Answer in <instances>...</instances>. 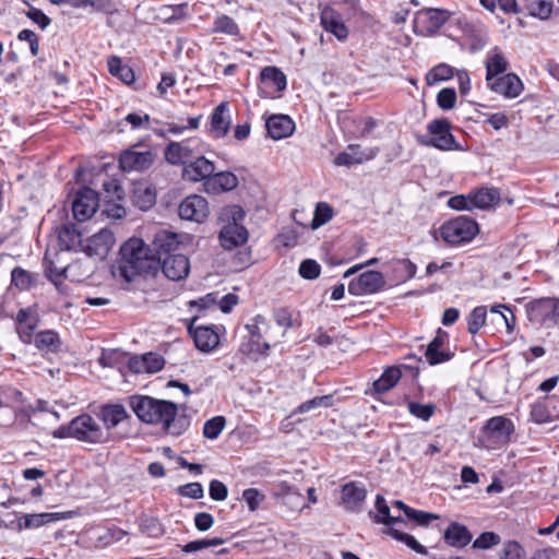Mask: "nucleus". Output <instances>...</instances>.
Instances as JSON below:
<instances>
[{
  "label": "nucleus",
  "mask_w": 559,
  "mask_h": 559,
  "mask_svg": "<svg viewBox=\"0 0 559 559\" xmlns=\"http://www.w3.org/2000/svg\"><path fill=\"white\" fill-rule=\"evenodd\" d=\"M274 320L280 326H284L285 329H289L294 325V321L292 318V312L288 308H278L273 312Z\"/></svg>",
  "instance_id": "774afa93"
},
{
  "label": "nucleus",
  "mask_w": 559,
  "mask_h": 559,
  "mask_svg": "<svg viewBox=\"0 0 559 559\" xmlns=\"http://www.w3.org/2000/svg\"><path fill=\"white\" fill-rule=\"evenodd\" d=\"M214 171V163L200 156L183 167L182 176L189 181H203L204 183Z\"/></svg>",
  "instance_id": "4be33fe9"
},
{
  "label": "nucleus",
  "mask_w": 559,
  "mask_h": 559,
  "mask_svg": "<svg viewBox=\"0 0 559 559\" xmlns=\"http://www.w3.org/2000/svg\"><path fill=\"white\" fill-rule=\"evenodd\" d=\"M11 280L12 284L22 290L31 288L35 283L33 274L22 267H15L12 270Z\"/></svg>",
  "instance_id": "49530a36"
},
{
  "label": "nucleus",
  "mask_w": 559,
  "mask_h": 559,
  "mask_svg": "<svg viewBox=\"0 0 559 559\" xmlns=\"http://www.w3.org/2000/svg\"><path fill=\"white\" fill-rule=\"evenodd\" d=\"M448 205L456 211H471L472 209V201L469 193L467 195H455L449 199Z\"/></svg>",
  "instance_id": "69168bd1"
},
{
  "label": "nucleus",
  "mask_w": 559,
  "mask_h": 559,
  "mask_svg": "<svg viewBox=\"0 0 559 559\" xmlns=\"http://www.w3.org/2000/svg\"><path fill=\"white\" fill-rule=\"evenodd\" d=\"M524 554V549L520 543L515 540H509L503 545L500 559H522Z\"/></svg>",
  "instance_id": "4d7b16f0"
},
{
  "label": "nucleus",
  "mask_w": 559,
  "mask_h": 559,
  "mask_svg": "<svg viewBox=\"0 0 559 559\" xmlns=\"http://www.w3.org/2000/svg\"><path fill=\"white\" fill-rule=\"evenodd\" d=\"M478 231V224L464 215L452 218L440 227L441 238L452 246L469 242Z\"/></svg>",
  "instance_id": "423d86ee"
},
{
  "label": "nucleus",
  "mask_w": 559,
  "mask_h": 559,
  "mask_svg": "<svg viewBox=\"0 0 559 559\" xmlns=\"http://www.w3.org/2000/svg\"><path fill=\"white\" fill-rule=\"evenodd\" d=\"M180 247L178 235L167 230L158 231L152 242L151 252L156 261V267H159L162 260L166 257L179 254L177 251Z\"/></svg>",
  "instance_id": "2eb2a0df"
},
{
  "label": "nucleus",
  "mask_w": 559,
  "mask_h": 559,
  "mask_svg": "<svg viewBox=\"0 0 559 559\" xmlns=\"http://www.w3.org/2000/svg\"><path fill=\"white\" fill-rule=\"evenodd\" d=\"M267 134L273 140L290 136L295 131V122L287 115H272L265 121Z\"/></svg>",
  "instance_id": "393cba45"
},
{
  "label": "nucleus",
  "mask_w": 559,
  "mask_h": 559,
  "mask_svg": "<svg viewBox=\"0 0 559 559\" xmlns=\"http://www.w3.org/2000/svg\"><path fill=\"white\" fill-rule=\"evenodd\" d=\"M108 71L111 75L119 78L127 85L132 84L135 81V75L133 70L123 64L121 59L117 56H111L107 61Z\"/></svg>",
  "instance_id": "72a5a7b5"
},
{
  "label": "nucleus",
  "mask_w": 559,
  "mask_h": 559,
  "mask_svg": "<svg viewBox=\"0 0 559 559\" xmlns=\"http://www.w3.org/2000/svg\"><path fill=\"white\" fill-rule=\"evenodd\" d=\"M530 322L537 325L554 326L559 322V299L543 297L534 299L525 306Z\"/></svg>",
  "instance_id": "0eeeda50"
},
{
  "label": "nucleus",
  "mask_w": 559,
  "mask_h": 559,
  "mask_svg": "<svg viewBox=\"0 0 559 559\" xmlns=\"http://www.w3.org/2000/svg\"><path fill=\"white\" fill-rule=\"evenodd\" d=\"M203 186L206 192L216 194L235 189L238 186V179L230 171L213 173Z\"/></svg>",
  "instance_id": "bb28decb"
},
{
  "label": "nucleus",
  "mask_w": 559,
  "mask_h": 559,
  "mask_svg": "<svg viewBox=\"0 0 559 559\" xmlns=\"http://www.w3.org/2000/svg\"><path fill=\"white\" fill-rule=\"evenodd\" d=\"M178 493L191 499H201L204 495V490L200 483H190L178 487Z\"/></svg>",
  "instance_id": "bf43d9fd"
},
{
  "label": "nucleus",
  "mask_w": 559,
  "mask_h": 559,
  "mask_svg": "<svg viewBox=\"0 0 559 559\" xmlns=\"http://www.w3.org/2000/svg\"><path fill=\"white\" fill-rule=\"evenodd\" d=\"M270 347V344L263 342L262 338H249L240 345V352L253 359H258L259 357H267Z\"/></svg>",
  "instance_id": "58836bf2"
},
{
  "label": "nucleus",
  "mask_w": 559,
  "mask_h": 559,
  "mask_svg": "<svg viewBox=\"0 0 559 559\" xmlns=\"http://www.w3.org/2000/svg\"><path fill=\"white\" fill-rule=\"evenodd\" d=\"M164 155L169 164L186 166L188 160L194 156L192 141L170 142L165 147Z\"/></svg>",
  "instance_id": "b1692460"
},
{
  "label": "nucleus",
  "mask_w": 559,
  "mask_h": 559,
  "mask_svg": "<svg viewBox=\"0 0 559 559\" xmlns=\"http://www.w3.org/2000/svg\"><path fill=\"white\" fill-rule=\"evenodd\" d=\"M450 12L440 9H424L414 17V32L418 35H431L438 32L449 20Z\"/></svg>",
  "instance_id": "1a4fd4ad"
},
{
  "label": "nucleus",
  "mask_w": 559,
  "mask_h": 559,
  "mask_svg": "<svg viewBox=\"0 0 559 559\" xmlns=\"http://www.w3.org/2000/svg\"><path fill=\"white\" fill-rule=\"evenodd\" d=\"M320 24L324 31L333 34L341 41L348 37L349 29L345 25L342 15L331 7L321 10Z\"/></svg>",
  "instance_id": "6ab92c4d"
},
{
  "label": "nucleus",
  "mask_w": 559,
  "mask_h": 559,
  "mask_svg": "<svg viewBox=\"0 0 559 559\" xmlns=\"http://www.w3.org/2000/svg\"><path fill=\"white\" fill-rule=\"evenodd\" d=\"M226 419L223 416H215L204 423L203 436L207 439L215 440L225 428Z\"/></svg>",
  "instance_id": "de8ad7c7"
},
{
  "label": "nucleus",
  "mask_w": 559,
  "mask_h": 559,
  "mask_svg": "<svg viewBox=\"0 0 559 559\" xmlns=\"http://www.w3.org/2000/svg\"><path fill=\"white\" fill-rule=\"evenodd\" d=\"M480 4L488 11L493 12L497 7L504 13H518L516 0H480Z\"/></svg>",
  "instance_id": "603ef678"
},
{
  "label": "nucleus",
  "mask_w": 559,
  "mask_h": 559,
  "mask_svg": "<svg viewBox=\"0 0 559 559\" xmlns=\"http://www.w3.org/2000/svg\"><path fill=\"white\" fill-rule=\"evenodd\" d=\"M210 497L215 501H223L227 498L228 489L226 485L217 479H213L209 487Z\"/></svg>",
  "instance_id": "0e129e2a"
},
{
  "label": "nucleus",
  "mask_w": 559,
  "mask_h": 559,
  "mask_svg": "<svg viewBox=\"0 0 559 559\" xmlns=\"http://www.w3.org/2000/svg\"><path fill=\"white\" fill-rule=\"evenodd\" d=\"M298 273L302 278L312 281L320 276L321 266L316 260L306 259L300 263Z\"/></svg>",
  "instance_id": "864d4df0"
},
{
  "label": "nucleus",
  "mask_w": 559,
  "mask_h": 559,
  "mask_svg": "<svg viewBox=\"0 0 559 559\" xmlns=\"http://www.w3.org/2000/svg\"><path fill=\"white\" fill-rule=\"evenodd\" d=\"M57 439L73 438L78 441L97 444L107 440V433L90 414L74 417L68 425H62L52 431Z\"/></svg>",
  "instance_id": "7ed1b4c3"
},
{
  "label": "nucleus",
  "mask_w": 559,
  "mask_h": 559,
  "mask_svg": "<svg viewBox=\"0 0 559 559\" xmlns=\"http://www.w3.org/2000/svg\"><path fill=\"white\" fill-rule=\"evenodd\" d=\"M487 310L484 306H478L472 310L467 318V330L471 334H476L485 324Z\"/></svg>",
  "instance_id": "c03bdc74"
},
{
  "label": "nucleus",
  "mask_w": 559,
  "mask_h": 559,
  "mask_svg": "<svg viewBox=\"0 0 559 559\" xmlns=\"http://www.w3.org/2000/svg\"><path fill=\"white\" fill-rule=\"evenodd\" d=\"M416 265L408 259H397L392 262L393 280L405 283L416 274Z\"/></svg>",
  "instance_id": "4c0bfd02"
},
{
  "label": "nucleus",
  "mask_w": 559,
  "mask_h": 559,
  "mask_svg": "<svg viewBox=\"0 0 559 559\" xmlns=\"http://www.w3.org/2000/svg\"><path fill=\"white\" fill-rule=\"evenodd\" d=\"M25 15L32 20L35 24H37L41 29L48 27L51 23L49 16H47L40 9L32 7Z\"/></svg>",
  "instance_id": "680f3d73"
},
{
  "label": "nucleus",
  "mask_w": 559,
  "mask_h": 559,
  "mask_svg": "<svg viewBox=\"0 0 559 559\" xmlns=\"http://www.w3.org/2000/svg\"><path fill=\"white\" fill-rule=\"evenodd\" d=\"M514 431L513 423L502 416L491 417L487 420L483 433L490 443L502 447L510 441V437Z\"/></svg>",
  "instance_id": "f8f14e48"
},
{
  "label": "nucleus",
  "mask_w": 559,
  "mask_h": 559,
  "mask_svg": "<svg viewBox=\"0 0 559 559\" xmlns=\"http://www.w3.org/2000/svg\"><path fill=\"white\" fill-rule=\"evenodd\" d=\"M485 67L486 82H490L498 76L504 75L508 70L509 62L500 48L495 47L487 53Z\"/></svg>",
  "instance_id": "cd10ccee"
},
{
  "label": "nucleus",
  "mask_w": 559,
  "mask_h": 559,
  "mask_svg": "<svg viewBox=\"0 0 559 559\" xmlns=\"http://www.w3.org/2000/svg\"><path fill=\"white\" fill-rule=\"evenodd\" d=\"M377 154L378 150H371L370 154L367 156H364L362 154L358 153L349 154L346 152H342L335 157L334 164L336 166H350L353 164H360L364 160L374 157Z\"/></svg>",
  "instance_id": "09e8293b"
},
{
  "label": "nucleus",
  "mask_w": 559,
  "mask_h": 559,
  "mask_svg": "<svg viewBox=\"0 0 559 559\" xmlns=\"http://www.w3.org/2000/svg\"><path fill=\"white\" fill-rule=\"evenodd\" d=\"M454 75V69L447 63L433 67L427 74V83L432 85L437 82L447 81Z\"/></svg>",
  "instance_id": "a18cd8bd"
},
{
  "label": "nucleus",
  "mask_w": 559,
  "mask_h": 559,
  "mask_svg": "<svg viewBox=\"0 0 559 559\" xmlns=\"http://www.w3.org/2000/svg\"><path fill=\"white\" fill-rule=\"evenodd\" d=\"M388 533L396 540L406 544L411 549H413L415 552L420 555H427L428 550L425 546L419 544L414 536L403 533L399 531L397 528L390 527L388 530Z\"/></svg>",
  "instance_id": "37998d69"
},
{
  "label": "nucleus",
  "mask_w": 559,
  "mask_h": 559,
  "mask_svg": "<svg viewBox=\"0 0 559 559\" xmlns=\"http://www.w3.org/2000/svg\"><path fill=\"white\" fill-rule=\"evenodd\" d=\"M501 542L500 536L493 532L481 533L473 543L475 549H489L499 545Z\"/></svg>",
  "instance_id": "5fc2aeb1"
},
{
  "label": "nucleus",
  "mask_w": 559,
  "mask_h": 559,
  "mask_svg": "<svg viewBox=\"0 0 559 559\" xmlns=\"http://www.w3.org/2000/svg\"><path fill=\"white\" fill-rule=\"evenodd\" d=\"M531 417L537 424H544L551 420V415L549 414L547 406L542 402H537L532 405Z\"/></svg>",
  "instance_id": "13d9d810"
},
{
  "label": "nucleus",
  "mask_w": 559,
  "mask_h": 559,
  "mask_svg": "<svg viewBox=\"0 0 559 559\" xmlns=\"http://www.w3.org/2000/svg\"><path fill=\"white\" fill-rule=\"evenodd\" d=\"M488 88L506 98H515L523 91L521 79L514 73H507L487 82Z\"/></svg>",
  "instance_id": "a211bd4d"
},
{
  "label": "nucleus",
  "mask_w": 559,
  "mask_h": 559,
  "mask_svg": "<svg viewBox=\"0 0 559 559\" xmlns=\"http://www.w3.org/2000/svg\"><path fill=\"white\" fill-rule=\"evenodd\" d=\"M98 207V194L90 188L80 190L72 203L73 216L79 222L91 218Z\"/></svg>",
  "instance_id": "dca6fc26"
},
{
  "label": "nucleus",
  "mask_w": 559,
  "mask_h": 559,
  "mask_svg": "<svg viewBox=\"0 0 559 559\" xmlns=\"http://www.w3.org/2000/svg\"><path fill=\"white\" fill-rule=\"evenodd\" d=\"M197 321V317L191 319L187 326L188 332L199 350L210 353L217 347L219 333L224 331V328L222 325H195Z\"/></svg>",
  "instance_id": "6e6552de"
},
{
  "label": "nucleus",
  "mask_w": 559,
  "mask_h": 559,
  "mask_svg": "<svg viewBox=\"0 0 559 559\" xmlns=\"http://www.w3.org/2000/svg\"><path fill=\"white\" fill-rule=\"evenodd\" d=\"M332 217H333L332 207L325 202H320L316 206L313 219L311 222V227L318 228V227L326 224L329 221H331Z\"/></svg>",
  "instance_id": "8fccbe9b"
},
{
  "label": "nucleus",
  "mask_w": 559,
  "mask_h": 559,
  "mask_svg": "<svg viewBox=\"0 0 559 559\" xmlns=\"http://www.w3.org/2000/svg\"><path fill=\"white\" fill-rule=\"evenodd\" d=\"M407 409L409 414L418 419L428 421L435 414L436 406L433 404H420L417 402H408Z\"/></svg>",
  "instance_id": "3c124183"
},
{
  "label": "nucleus",
  "mask_w": 559,
  "mask_h": 559,
  "mask_svg": "<svg viewBox=\"0 0 559 559\" xmlns=\"http://www.w3.org/2000/svg\"><path fill=\"white\" fill-rule=\"evenodd\" d=\"M402 372L397 367H388L382 376L373 382V390L377 393H384L391 390L401 379Z\"/></svg>",
  "instance_id": "c9c22d12"
},
{
  "label": "nucleus",
  "mask_w": 559,
  "mask_h": 559,
  "mask_svg": "<svg viewBox=\"0 0 559 559\" xmlns=\"http://www.w3.org/2000/svg\"><path fill=\"white\" fill-rule=\"evenodd\" d=\"M374 507L377 509V513L369 512V515L373 519L376 523H382L390 527H392V519L390 514V508L382 495H377Z\"/></svg>",
  "instance_id": "79ce46f5"
},
{
  "label": "nucleus",
  "mask_w": 559,
  "mask_h": 559,
  "mask_svg": "<svg viewBox=\"0 0 559 559\" xmlns=\"http://www.w3.org/2000/svg\"><path fill=\"white\" fill-rule=\"evenodd\" d=\"M223 215L226 216V223L219 231L221 246L231 250L243 245L249 236L248 230L241 224L245 218V211L240 206L234 205L226 209Z\"/></svg>",
  "instance_id": "20e7f679"
},
{
  "label": "nucleus",
  "mask_w": 559,
  "mask_h": 559,
  "mask_svg": "<svg viewBox=\"0 0 559 559\" xmlns=\"http://www.w3.org/2000/svg\"><path fill=\"white\" fill-rule=\"evenodd\" d=\"M114 245L115 236L112 231L104 228L87 239L84 251L88 257L103 260L108 255Z\"/></svg>",
  "instance_id": "f3484780"
},
{
  "label": "nucleus",
  "mask_w": 559,
  "mask_h": 559,
  "mask_svg": "<svg viewBox=\"0 0 559 559\" xmlns=\"http://www.w3.org/2000/svg\"><path fill=\"white\" fill-rule=\"evenodd\" d=\"M386 285L383 274L379 271H366L348 284V293L353 296L372 295Z\"/></svg>",
  "instance_id": "9d476101"
},
{
  "label": "nucleus",
  "mask_w": 559,
  "mask_h": 559,
  "mask_svg": "<svg viewBox=\"0 0 559 559\" xmlns=\"http://www.w3.org/2000/svg\"><path fill=\"white\" fill-rule=\"evenodd\" d=\"M178 213L182 219L203 223L210 214L209 202L199 194L188 195L179 204Z\"/></svg>",
  "instance_id": "4468645a"
},
{
  "label": "nucleus",
  "mask_w": 559,
  "mask_h": 559,
  "mask_svg": "<svg viewBox=\"0 0 559 559\" xmlns=\"http://www.w3.org/2000/svg\"><path fill=\"white\" fill-rule=\"evenodd\" d=\"M58 240L61 249L74 250L82 245V234L73 224H66L58 231Z\"/></svg>",
  "instance_id": "473e14b6"
},
{
  "label": "nucleus",
  "mask_w": 559,
  "mask_h": 559,
  "mask_svg": "<svg viewBox=\"0 0 559 559\" xmlns=\"http://www.w3.org/2000/svg\"><path fill=\"white\" fill-rule=\"evenodd\" d=\"M117 269L119 275L128 283L133 282L142 273L157 270L151 248L139 238H131L121 246Z\"/></svg>",
  "instance_id": "f03ea898"
},
{
  "label": "nucleus",
  "mask_w": 559,
  "mask_h": 559,
  "mask_svg": "<svg viewBox=\"0 0 559 559\" xmlns=\"http://www.w3.org/2000/svg\"><path fill=\"white\" fill-rule=\"evenodd\" d=\"M164 358L156 353H146L141 357H133L129 361V368L135 373H155L163 369Z\"/></svg>",
  "instance_id": "a878e982"
},
{
  "label": "nucleus",
  "mask_w": 559,
  "mask_h": 559,
  "mask_svg": "<svg viewBox=\"0 0 559 559\" xmlns=\"http://www.w3.org/2000/svg\"><path fill=\"white\" fill-rule=\"evenodd\" d=\"M228 110L227 103H221L213 111L211 117V128L212 132L215 133L216 136H224L228 132L229 120L225 117V114Z\"/></svg>",
  "instance_id": "f704fd0d"
},
{
  "label": "nucleus",
  "mask_w": 559,
  "mask_h": 559,
  "mask_svg": "<svg viewBox=\"0 0 559 559\" xmlns=\"http://www.w3.org/2000/svg\"><path fill=\"white\" fill-rule=\"evenodd\" d=\"M261 85L259 94L262 97L274 98L287 86L285 73L276 67H265L260 73Z\"/></svg>",
  "instance_id": "ddd939ff"
},
{
  "label": "nucleus",
  "mask_w": 559,
  "mask_h": 559,
  "mask_svg": "<svg viewBox=\"0 0 559 559\" xmlns=\"http://www.w3.org/2000/svg\"><path fill=\"white\" fill-rule=\"evenodd\" d=\"M427 131L430 136H418V143L435 147L440 151H459L460 144L456 143L454 135L451 133V124L447 119H435L427 124Z\"/></svg>",
  "instance_id": "39448f33"
},
{
  "label": "nucleus",
  "mask_w": 559,
  "mask_h": 559,
  "mask_svg": "<svg viewBox=\"0 0 559 559\" xmlns=\"http://www.w3.org/2000/svg\"><path fill=\"white\" fill-rule=\"evenodd\" d=\"M329 402H330V396H328V395L316 396V397L300 404L296 412L300 413V414L307 413L317 407L329 406Z\"/></svg>",
  "instance_id": "e2e57ef3"
},
{
  "label": "nucleus",
  "mask_w": 559,
  "mask_h": 559,
  "mask_svg": "<svg viewBox=\"0 0 559 559\" xmlns=\"http://www.w3.org/2000/svg\"><path fill=\"white\" fill-rule=\"evenodd\" d=\"M159 267L167 278L178 282L188 276L190 272V262L185 254H175L164 258Z\"/></svg>",
  "instance_id": "aec40b11"
},
{
  "label": "nucleus",
  "mask_w": 559,
  "mask_h": 559,
  "mask_svg": "<svg viewBox=\"0 0 559 559\" xmlns=\"http://www.w3.org/2000/svg\"><path fill=\"white\" fill-rule=\"evenodd\" d=\"M472 538L473 536L468 528L457 522L450 523L443 533L444 542L449 546L460 549L467 546L472 542Z\"/></svg>",
  "instance_id": "c85d7f7f"
},
{
  "label": "nucleus",
  "mask_w": 559,
  "mask_h": 559,
  "mask_svg": "<svg viewBox=\"0 0 559 559\" xmlns=\"http://www.w3.org/2000/svg\"><path fill=\"white\" fill-rule=\"evenodd\" d=\"M129 417L126 408L121 404H106L100 408V419L107 430L117 427Z\"/></svg>",
  "instance_id": "7c9ffc66"
},
{
  "label": "nucleus",
  "mask_w": 559,
  "mask_h": 559,
  "mask_svg": "<svg viewBox=\"0 0 559 559\" xmlns=\"http://www.w3.org/2000/svg\"><path fill=\"white\" fill-rule=\"evenodd\" d=\"M242 498L249 507L250 511H254L263 500V496L255 488H248L242 492Z\"/></svg>",
  "instance_id": "338daca9"
},
{
  "label": "nucleus",
  "mask_w": 559,
  "mask_h": 559,
  "mask_svg": "<svg viewBox=\"0 0 559 559\" xmlns=\"http://www.w3.org/2000/svg\"><path fill=\"white\" fill-rule=\"evenodd\" d=\"M472 209L488 210L500 201V192L496 188H480L469 193Z\"/></svg>",
  "instance_id": "c756f323"
},
{
  "label": "nucleus",
  "mask_w": 559,
  "mask_h": 559,
  "mask_svg": "<svg viewBox=\"0 0 559 559\" xmlns=\"http://www.w3.org/2000/svg\"><path fill=\"white\" fill-rule=\"evenodd\" d=\"M526 9L533 16L546 20L552 12V0H525Z\"/></svg>",
  "instance_id": "a19ab883"
},
{
  "label": "nucleus",
  "mask_w": 559,
  "mask_h": 559,
  "mask_svg": "<svg viewBox=\"0 0 559 559\" xmlns=\"http://www.w3.org/2000/svg\"><path fill=\"white\" fill-rule=\"evenodd\" d=\"M156 200V195L151 186L139 183L133 190V201L142 210L151 209Z\"/></svg>",
  "instance_id": "e433bc0d"
},
{
  "label": "nucleus",
  "mask_w": 559,
  "mask_h": 559,
  "mask_svg": "<svg viewBox=\"0 0 559 559\" xmlns=\"http://www.w3.org/2000/svg\"><path fill=\"white\" fill-rule=\"evenodd\" d=\"M127 535V532L123 530L112 526L108 527L104 534L98 536V540L102 542L104 545H109L116 542L121 540Z\"/></svg>",
  "instance_id": "052dcab7"
},
{
  "label": "nucleus",
  "mask_w": 559,
  "mask_h": 559,
  "mask_svg": "<svg viewBox=\"0 0 559 559\" xmlns=\"http://www.w3.org/2000/svg\"><path fill=\"white\" fill-rule=\"evenodd\" d=\"M212 33H221L229 36H238L240 31L237 23L230 16L221 14L213 21Z\"/></svg>",
  "instance_id": "ea45409f"
},
{
  "label": "nucleus",
  "mask_w": 559,
  "mask_h": 559,
  "mask_svg": "<svg viewBox=\"0 0 559 559\" xmlns=\"http://www.w3.org/2000/svg\"><path fill=\"white\" fill-rule=\"evenodd\" d=\"M454 352L449 346V334L441 328L438 329L436 336L427 345L425 358L431 366L451 360Z\"/></svg>",
  "instance_id": "9b49d317"
},
{
  "label": "nucleus",
  "mask_w": 559,
  "mask_h": 559,
  "mask_svg": "<svg viewBox=\"0 0 559 559\" xmlns=\"http://www.w3.org/2000/svg\"><path fill=\"white\" fill-rule=\"evenodd\" d=\"M152 163L153 154L150 151L136 152L133 150H127L119 158V165L124 171H142L147 169Z\"/></svg>",
  "instance_id": "412c9836"
},
{
  "label": "nucleus",
  "mask_w": 559,
  "mask_h": 559,
  "mask_svg": "<svg viewBox=\"0 0 559 559\" xmlns=\"http://www.w3.org/2000/svg\"><path fill=\"white\" fill-rule=\"evenodd\" d=\"M437 104L443 110H450L454 108L456 104V93L454 88H442L437 95Z\"/></svg>",
  "instance_id": "6e6d98bb"
},
{
  "label": "nucleus",
  "mask_w": 559,
  "mask_h": 559,
  "mask_svg": "<svg viewBox=\"0 0 559 559\" xmlns=\"http://www.w3.org/2000/svg\"><path fill=\"white\" fill-rule=\"evenodd\" d=\"M129 405L139 420L150 425H160L171 436L182 435L190 426L186 415H178V405L148 395H132Z\"/></svg>",
  "instance_id": "f257e3e1"
},
{
  "label": "nucleus",
  "mask_w": 559,
  "mask_h": 559,
  "mask_svg": "<svg viewBox=\"0 0 559 559\" xmlns=\"http://www.w3.org/2000/svg\"><path fill=\"white\" fill-rule=\"evenodd\" d=\"M34 345L40 352L58 353L62 343L56 331L44 330L35 334Z\"/></svg>",
  "instance_id": "2f4dec72"
},
{
  "label": "nucleus",
  "mask_w": 559,
  "mask_h": 559,
  "mask_svg": "<svg viewBox=\"0 0 559 559\" xmlns=\"http://www.w3.org/2000/svg\"><path fill=\"white\" fill-rule=\"evenodd\" d=\"M342 502L346 510L357 512L361 509L366 498L367 490L365 486L356 481H349L342 486Z\"/></svg>",
  "instance_id": "5701e85b"
}]
</instances>
